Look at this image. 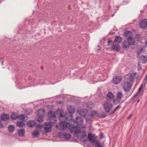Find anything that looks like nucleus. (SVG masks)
Returning a JSON list of instances; mask_svg holds the SVG:
<instances>
[{
	"mask_svg": "<svg viewBox=\"0 0 147 147\" xmlns=\"http://www.w3.org/2000/svg\"><path fill=\"white\" fill-rule=\"evenodd\" d=\"M83 121L82 118L79 117H77L75 120L74 124L75 125L70 129V132L74 133L75 136L77 138L81 139L86 135L85 131L82 130V129L85 128L82 125Z\"/></svg>",
	"mask_w": 147,
	"mask_h": 147,
	"instance_id": "f257e3e1",
	"label": "nucleus"
},
{
	"mask_svg": "<svg viewBox=\"0 0 147 147\" xmlns=\"http://www.w3.org/2000/svg\"><path fill=\"white\" fill-rule=\"evenodd\" d=\"M49 119L50 120V123H45L44 124V130L46 133H49L51 131L52 126V123L53 121H56L55 113L52 111H50L48 113Z\"/></svg>",
	"mask_w": 147,
	"mask_h": 147,
	"instance_id": "f03ea898",
	"label": "nucleus"
},
{
	"mask_svg": "<svg viewBox=\"0 0 147 147\" xmlns=\"http://www.w3.org/2000/svg\"><path fill=\"white\" fill-rule=\"evenodd\" d=\"M71 125L69 123H67L65 121L61 122L59 126L58 125H56V128L59 129L63 130L66 128H70L71 127Z\"/></svg>",
	"mask_w": 147,
	"mask_h": 147,
	"instance_id": "7ed1b4c3",
	"label": "nucleus"
},
{
	"mask_svg": "<svg viewBox=\"0 0 147 147\" xmlns=\"http://www.w3.org/2000/svg\"><path fill=\"white\" fill-rule=\"evenodd\" d=\"M104 109L107 113H109L113 105L112 104L107 101H105L102 103Z\"/></svg>",
	"mask_w": 147,
	"mask_h": 147,
	"instance_id": "20e7f679",
	"label": "nucleus"
},
{
	"mask_svg": "<svg viewBox=\"0 0 147 147\" xmlns=\"http://www.w3.org/2000/svg\"><path fill=\"white\" fill-rule=\"evenodd\" d=\"M94 116H98L102 118L105 117L106 116V115H103L99 116L98 115V113L96 111H93L91 112L90 115H88L87 117H86V122L89 123H90L91 119L92 118V117Z\"/></svg>",
	"mask_w": 147,
	"mask_h": 147,
	"instance_id": "39448f33",
	"label": "nucleus"
},
{
	"mask_svg": "<svg viewBox=\"0 0 147 147\" xmlns=\"http://www.w3.org/2000/svg\"><path fill=\"white\" fill-rule=\"evenodd\" d=\"M132 86V83L127 81L125 82L123 84V88L125 92H129L131 89Z\"/></svg>",
	"mask_w": 147,
	"mask_h": 147,
	"instance_id": "423d86ee",
	"label": "nucleus"
},
{
	"mask_svg": "<svg viewBox=\"0 0 147 147\" xmlns=\"http://www.w3.org/2000/svg\"><path fill=\"white\" fill-rule=\"evenodd\" d=\"M122 79V77L120 76H116L113 77L112 82L113 84L117 85L119 84L121 81Z\"/></svg>",
	"mask_w": 147,
	"mask_h": 147,
	"instance_id": "0eeeda50",
	"label": "nucleus"
},
{
	"mask_svg": "<svg viewBox=\"0 0 147 147\" xmlns=\"http://www.w3.org/2000/svg\"><path fill=\"white\" fill-rule=\"evenodd\" d=\"M138 76V75L136 73H132L130 74L127 75L126 78L131 82H133L134 80L137 78Z\"/></svg>",
	"mask_w": 147,
	"mask_h": 147,
	"instance_id": "6e6552de",
	"label": "nucleus"
},
{
	"mask_svg": "<svg viewBox=\"0 0 147 147\" xmlns=\"http://www.w3.org/2000/svg\"><path fill=\"white\" fill-rule=\"evenodd\" d=\"M117 99H114L113 103L117 104L121 100V98L123 96V94L122 92H119L117 94Z\"/></svg>",
	"mask_w": 147,
	"mask_h": 147,
	"instance_id": "1a4fd4ad",
	"label": "nucleus"
},
{
	"mask_svg": "<svg viewBox=\"0 0 147 147\" xmlns=\"http://www.w3.org/2000/svg\"><path fill=\"white\" fill-rule=\"evenodd\" d=\"M131 40L130 38H129L128 40V42L125 41L123 42V48L127 49L129 47V46L130 45H134V41H132V42H130V40Z\"/></svg>",
	"mask_w": 147,
	"mask_h": 147,
	"instance_id": "9d476101",
	"label": "nucleus"
},
{
	"mask_svg": "<svg viewBox=\"0 0 147 147\" xmlns=\"http://www.w3.org/2000/svg\"><path fill=\"white\" fill-rule=\"evenodd\" d=\"M137 57L139 59L140 62L143 64L146 63L147 62V56L146 55H142Z\"/></svg>",
	"mask_w": 147,
	"mask_h": 147,
	"instance_id": "9b49d317",
	"label": "nucleus"
},
{
	"mask_svg": "<svg viewBox=\"0 0 147 147\" xmlns=\"http://www.w3.org/2000/svg\"><path fill=\"white\" fill-rule=\"evenodd\" d=\"M78 112L81 117H85L86 116H87L88 115L87 111L85 109H81Z\"/></svg>",
	"mask_w": 147,
	"mask_h": 147,
	"instance_id": "f8f14e48",
	"label": "nucleus"
},
{
	"mask_svg": "<svg viewBox=\"0 0 147 147\" xmlns=\"http://www.w3.org/2000/svg\"><path fill=\"white\" fill-rule=\"evenodd\" d=\"M137 57L140 56V53L144 52L146 51L145 48L144 47H139L137 50Z\"/></svg>",
	"mask_w": 147,
	"mask_h": 147,
	"instance_id": "ddd939ff",
	"label": "nucleus"
},
{
	"mask_svg": "<svg viewBox=\"0 0 147 147\" xmlns=\"http://www.w3.org/2000/svg\"><path fill=\"white\" fill-rule=\"evenodd\" d=\"M67 109L69 113L71 114L74 113L75 112V108L73 106H69L67 107Z\"/></svg>",
	"mask_w": 147,
	"mask_h": 147,
	"instance_id": "4468645a",
	"label": "nucleus"
},
{
	"mask_svg": "<svg viewBox=\"0 0 147 147\" xmlns=\"http://www.w3.org/2000/svg\"><path fill=\"white\" fill-rule=\"evenodd\" d=\"M147 20L146 19L142 20L140 23V26L142 28H144L147 27Z\"/></svg>",
	"mask_w": 147,
	"mask_h": 147,
	"instance_id": "2eb2a0df",
	"label": "nucleus"
},
{
	"mask_svg": "<svg viewBox=\"0 0 147 147\" xmlns=\"http://www.w3.org/2000/svg\"><path fill=\"white\" fill-rule=\"evenodd\" d=\"M114 96L113 93L111 92H109L107 95V99L109 100H113L114 99Z\"/></svg>",
	"mask_w": 147,
	"mask_h": 147,
	"instance_id": "dca6fc26",
	"label": "nucleus"
},
{
	"mask_svg": "<svg viewBox=\"0 0 147 147\" xmlns=\"http://www.w3.org/2000/svg\"><path fill=\"white\" fill-rule=\"evenodd\" d=\"M120 49V46L117 44H114L112 46L111 50L118 51Z\"/></svg>",
	"mask_w": 147,
	"mask_h": 147,
	"instance_id": "f3484780",
	"label": "nucleus"
},
{
	"mask_svg": "<svg viewBox=\"0 0 147 147\" xmlns=\"http://www.w3.org/2000/svg\"><path fill=\"white\" fill-rule=\"evenodd\" d=\"M89 140L92 143H93L95 141V139L94 137L91 134H89L88 135Z\"/></svg>",
	"mask_w": 147,
	"mask_h": 147,
	"instance_id": "a211bd4d",
	"label": "nucleus"
},
{
	"mask_svg": "<svg viewBox=\"0 0 147 147\" xmlns=\"http://www.w3.org/2000/svg\"><path fill=\"white\" fill-rule=\"evenodd\" d=\"M35 123L34 121L30 120L28 121L27 123V125L30 127H32L35 125Z\"/></svg>",
	"mask_w": 147,
	"mask_h": 147,
	"instance_id": "6ab92c4d",
	"label": "nucleus"
},
{
	"mask_svg": "<svg viewBox=\"0 0 147 147\" xmlns=\"http://www.w3.org/2000/svg\"><path fill=\"white\" fill-rule=\"evenodd\" d=\"M9 115L7 114H3L1 116V119L2 120L4 121L6 120L7 119H9Z\"/></svg>",
	"mask_w": 147,
	"mask_h": 147,
	"instance_id": "aec40b11",
	"label": "nucleus"
},
{
	"mask_svg": "<svg viewBox=\"0 0 147 147\" xmlns=\"http://www.w3.org/2000/svg\"><path fill=\"white\" fill-rule=\"evenodd\" d=\"M122 41V38L119 36H115L114 42H115L119 43Z\"/></svg>",
	"mask_w": 147,
	"mask_h": 147,
	"instance_id": "412c9836",
	"label": "nucleus"
},
{
	"mask_svg": "<svg viewBox=\"0 0 147 147\" xmlns=\"http://www.w3.org/2000/svg\"><path fill=\"white\" fill-rule=\"evenodd\" d=\"M45 113V111L44 109H40L38 111V115L44 116Z\"/></svg>",
	"mask_w": 147,
	"mask_h": 147,
	"instance_id": "4be33fe9",
	"label": "nucleus"
},
{
	"mask_svg": "<svg viewBox=\"0 0 147 147\" xmlns=\"http://www.w3.org/2000/svg\"><path fill=\"white\" fill-rule=\"evenodd\" d=\"M18 133L19 136H23L25 134L24 130L22 129H21L18 130Z\"/></svg>",
	"mask_w": 147,
	"mask_h": 147,
	"instance_id": "5701e85b",
	"label": "nucleus"
},
{
	"mask_svg": "<svg viewBox=\"0 0 147 147\" xmlns=\"http://www.w3.org/2000/svg\"><path fill=\"white\" fill-rule=\"evenodd\" d=\"M142 89V86H141L138 89V91L137 92V93L134 96V98H136L138 96H139L140 95V94L141 92V91Z\"/></svg>",
	"mask_w": 147,
	"mask_h": 147,
	"instance_id": "b1692460",
	"label": "nucleus"
},
{
	"mask_svg": "<svg viewBox=\"0 0 147 147\" xmlns=\"http://www.w3.org/2000/svg\"><path fill=\"white\" fill-rule=\"evenodd\" d=\"M16 125L18 127H22L24 126V124L23 122L18 121L17 122Z\"/></svg>",
	"mask_w": 147,
	"mask_h": 147,
	"instance_id": "393cba45",
	"label": "nucleus"
},
{
	"mask_svg": "<svg viewBox=\"0 0 147 147\" xmlns=\"http://www.w3.org/2000/svg\"><path fill=\"white\" fill-rule=\"evenodd\" d=\"M11 118L13 119H16L18 118V115L14 113H13L11 115Z\"/></svg>",
	"mask_w": 147,
	"mask_h": 147,
	"instance_id": "a878e982",
	"label": "nucleus"
},
{
	"mask_svg": "<svg viewBox=\"0 0 147 147\" xmlns=\"http://www.w3.org/2000/svg\"><path fill=\"white\" fill-rule=\"evenodd\" d=\"M38 117L37 119V120L39 122H42L43 120L44 116L38 115Z\"/></svg>",
	"mask_w": 147,
	"mask_h": 147,
	"instance_id": "bb28decb",
	"label": "nucleus"
},
{
	"mask_svg": "<svg viewBox=\"0 0 147 147\" xmlns=\"http://www.w3.org/2000/svg\"><path fill=\"white\" fill-rule=\"evenodd\" d=\"M125 34L126 36H128L129 37L131 36L132 35V32L131 31H127L125 33Z\"/></svg>",
	"mask_w": 147,
	"mask_h": 147,
	"instance_id": "cd10ccee",
	"label": "nucleus"
},
{
	"mask_svg": "<svg viewBox=\"0 0 147 147\" xmlns=\"http://www.w3.org/2000/svg\"><path fill=\"white\" fill-rule=\"evenodd\" d=\"M64 118L66 119V120L68 119V118L67 117H65V116L62 115V114L61 113L60 115V116L59 117V119L60 120H61L62 119H64Z\"/></svg>",
	"mask_w": 147,
	"mask_h": 147,
	"instance_id": "c85d7f7f",
	"label": "nucleus"
},
{
	"mask_svg": "<svg viewBox=\"0 0 147 147\" xmlns=\"http://www.w3.org/2000/svg\"><path fill=\"white\" fill-rule=\"evenodd\" d=\"M8 129L10 132H12L14 130V127L12 125H10Z\"/></svg>",
	"mask_w": 147,
	"mask_h": 147,
	"instance_id": "c756f323",
	"label": "nucleus"
},
{
	"mask_svg": "<svg viewBox=\"0 0 147 147\" xmlns=\"http://www.w3.org/2000/svg\"><path fill=\"white\" fill-rule=\"evenodd\" d=\"M136 38H137V40L138 41H140L142 39L141 37V36L140 34H137L136 36Z\"/></svg>",
	"mask_w": 147,
	"mask_h": 147,
	"instance_id": "7c9ffc66",
	"label": "nucleus"
},
{
	"mask_svg": "<svg viewBox=\"0 0 147 147\" xmlns=\"http://www.w3.org/2000/svg\"><path fill=\"white\" fill-rule=\"evenodd\" d=\"M64 137L66 139H68L71 137V136L69 134H66L63 135Z\"/></svg>",
	"mask_w": 147,
	"mask_h": 147,
	"instance_id": "2f4dec72",
	"label": "nucleus"
},
{
	"mask_svg": "<svg viewBox=\"0 0 147 147\" xmlns=\"http://www.w3.org/2000/svg\"><path fill=\"white\" fill-rule=\"evenodd\" d=\"M129 38H130V39L131 40H130V42H132V41H134V45L135 43V41L134 39V38H132V37L131 36L129 37L127 39V42H128V40Z\"/></svg>",
	"mask_w": 147,
	"mask_h": 147,
	"instance_id": "473e14b6",
	"label": "nucleus"
},
{
	"mask_svg": "<svg viewBox=\"0 0 147 147\" xmlns=\"http://www.w3.org/2000/svg\"><path fill=\"white\" fill-rule=\"evenodd\" d=\"M33 135L35 137H36L39 135V133L38 131H35L33 133Z\"/></svg>",
	"mask_w": 147,
	"mask_h": 147,
	"instance_id": "72a5a7b5",
	"label": "nucleus"
},
{
	"mask_svg": "<svg viewBox=\"0 0 147 147\" xmlns=\"http://www.w3.org/2000/svg\"><path fill=\"white\" fill-rule=\"evenodd\" d=\"M18 118L20 119H24L25 118V116L23 115H21L19 116L18 115Z\"/></svg>",
	"mask_w": 147,
	"mask_h": 147,
	"instance_id": "f704fd0d",
	"label": "nucleus"
},
{
	"mask_svg": "<svg viewBox=\"0 0 147 147\" xmlns=\"http://www.w3.org/2000/svg\"><path fill=\"white\" fill-rule=\"evenodd\" d=\"M43 127V125H39L37 126V129L38 130H40Z\"/></svg>",
	"mask_w": 147,
	"mask_h": 147,
	"instance_id": "c9c22d12",
	"label": "nucleus"
},
{
	"mask_svg": "<svg viewBox=\"0 0 147 147\" xmlns=\"http://www.w3.org/2000/svg\"><path fill=\"white\" fill-rule=\"evenodd\" d=\"M108 45L109 46L111 45L112 43V41L111 40H109L108 41Z\"/></svg>",
	"mask_w": 147,
	"mask_h": 147,
	"instance_id": "e433bc0d",
	"label": "nucleus"
},
{
	"mask_svg": "<svg viewBox=\"0 0 147 147\" xmlns=\"http://www.w3.org/2000/svg\"><path fill=\"white\" fill-rule=\"evenodd\" d=\"M120 107L119 106H118L117 107H116L115 109L114 112L117 109H119L120 108Z\"/></svg>",
	"mask_w": 147,
	"mask_h": 147,
	"instance_id": "4c0bfd02",
	"label": "nucleus"
},
{
	"mask_svg": "<svg viewBox=\"0 0 147 147\" xmlns=\"http://www.w3.org/2000/svg\"><path fill=\"white\" fill-rule=\"evenodd\" d=\"M132 115H130L128 117V119H131V118L132 117Z\"/></svg>",
	"mask_w": 147,
	"mask_h": 147,
	"instance_id": "58836bf2",
	"label": "nucleus"
},
{
	"mask_svg": "<svg viewBox=\"0 0 147 147\" xmlns=\"http://www.w3.org/2000/svg\"><path fill=\"white\" fill-rule=\"evenodd\" d=\"M141 65H140V64H138V68H139V69H140L141 68Z\"/></svg>",
	"mask_w": 147,
	"mask_h": 147,
	"instance_id": "ea45409f",
	"label": "nucleus"
},
{
	"mask_svg": "<svg viewBox=\"0 0 147 147\" xmlns=\"http://www.w3.org/2000/svg\"><path fill=\"white\" fill-rule=\"evenodd\" d=\"M147 80V75L145 77V78L144 79V81H146Z\"/></svg>",
	"mask_w": 147,
	"mask_h": 147,
	"instance_id": "a19ab883",
	"label": "nucleus"
},
{
	"mask_svg": "<svg viewBox=\"0 0 147 147\" xmlns=\"http://www.w3.org/2000/svg\"><path fill=\"white\" fill-rule=\"evenodd\" d=\"M145 43L146 45L147 46V39L145 40Z\"/></svg>",
	"mask_w": 147,
	"mask_h": 147,
	"instance_id": "79ce46f5",
	"label": "nucleus"
},
{
	"mask_svg": "<svg viewBox=\"0 0 147 147\" xmlns=\"http://www.w3.org/2000/svg\"><path fill=\"white\" fill-rule=\"evenodd\" d=\"M3 127V125L1 124H0V128Z\"/></svg>",
	"mask_w": 147,
	"mask_h": 147,
	"instance_id": "37998d69",
	"label": "nucleus"
},
{
	"mask_svg": "<svg viewBox=\"0 0 147 147\" xmlns=\"http://www.w3.org/2000/svg\"><path fill=\"white\" fill-rule=\"evenodd\" d=\"M97 147H102V146L101 145H99L97 146Z\"/></svg>",
	"mask_w": 147,
	"mask_h": 147,
	"instance_id": "c03bdc74",
	"label": "nucleus"
},
{
	"mask_svg": "<svg viewBox=\"0 0 147 147\" xmlns=\"http://www.w3.org/2000/svg\"><path fill=\"white\" fill-rule=\"evenodd\" d=\"M139 100H138L137 101V103H138V102L139 101Z\"/></svg>",
	"mask_w": 147,
	"mask_h": 147,
	"instance_id": "a18cd8bd",
	"label": "nucleus"
},
{
	"mask_svg": "<svg viewBox=\"0 0 147 147\" xmlns=\"http://www.w3.org/2000/svg\"><path fill=\"white\" fill-rule=\"evenodd\" d=\"M101 136H102V134L100 135Z\"/></svg>",
	"mask_w": 147,
	"mask_h": 147,
	"instance_id": "49530a36",
	"label": "nucleus"
},
{
	"mask_svg": "<svg viewBox=\"0 0 147 147\" xmlns=\"http://www.w3.org/2000/svg\"><path fill=\"white\" fill-rule=\"evenodd\" d=\"M101 136H102V134L100 135Z\"/></svg>",
	"mask_w": 147,
	"mask_h": 147,
	"instance_id": "de8ad7c7",
	"label": "nucleus"
}]
</instances>
